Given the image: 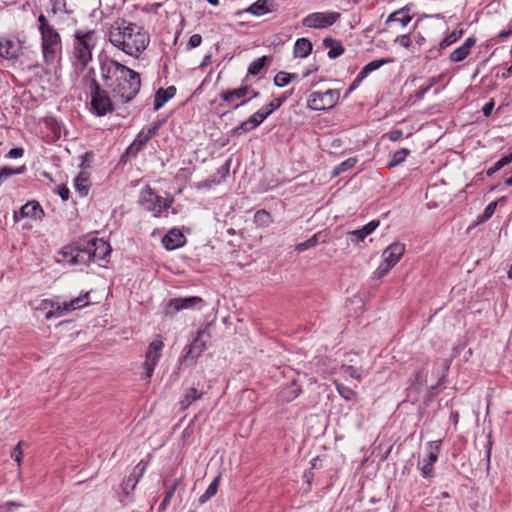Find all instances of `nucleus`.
<instances>
[{"instance_id": "1", "label": "nucleus", "mask_w": 512, "mask_h": 512, "mask_svg": "<svg viewBox=\"0 0 512 512\" xmlns=\"http://www.w3.org/2000/svg\"><path fill=\"white\" fill-rule=\"evenodd\" d=\"M101 76L123 103L132 100L139 92V74L115 60H106L102 63Z\"/></svg>"}, {"instance_id": "2", "label": "nucleus", "mask_w": 512, "mask_h": 512, "mask_svg": "<svg viewBox=\"0 0 512 512\" xmlns=\"http://www.w3.org/2000/svg\"><path fill=\"white\" fill-rule=\"evenodd\" d=\"M110 43L125 54L138 58L150 43L149 34L137 24L122 21L109 31Z\"/></svg>"}, {"instance_id": "3", "label": "nucleus", "mask_w": 512, "mask_h": 512, "mask_svg": "<svg viewBox=\"0 0 512 512\" xmlns=\"http://www.w3.org/2000/svg\"><path fill=\"white\" fill-rule=\"evenodd\" d=\"M98 42L99 35L95 30L77 29L74 32L71 60L75 71L82 72L92 61Z\"/></svg>"}, {"instance_id": "4", "label": "nucleus", "mask_w": 512, "mask_h": 512, "mask_svg": "<svg viewBox=\"0 0 512 512\" xmlns=\"http://www.w3.org/2000/svg\"><path fill=\"white\" fill-rule=\"evenodd\" d=\"M38 23L43 61L46 65H53L61 59L62 38L57 29L43 14L38 17Z\"/></svg>"}, {"instance_id": "5", "label": "nucleus", "mask_w": 512, "mask_h": 512, "mask_svg": "<svg viewBox=\"0 0 512 512\" xmlns=\"http://www.w3.org/2000/svg\"><path fill=\"white\" fill-rule=\"evenodd\" d=\"M89 304V294L84 293L78 297L61 302L59 298L43 299L37 309L47 311L45 318L61 317L69 312L81 309Z\"/></svg>"}, {"instance_id": "6", "label": "nucleus", "mask_w": 512, "mask_h": 512, "mask_svg": "<svg viewBox=\"0 0 512 512\" xmlns=\"http://www.w3.org/2000/svg\"><path fill=\"white\" fill-rule=\"evenodd\" d=\"M139 204L148 212H151L154 217L166 216L168 209L172 206L173 197H162L156 194L150 187H145L141 190Z\"/></svg>"}, {"instance_id": "7", "label": "nucleus", "mask_w": 512, "mask_h": 512, "mask_svg": "<svg viewBox=\"0 0 512 512\" xmlns=\"http://www.w3.org/2000/svg\"><path fill=\"white\" fill-rule=\"evenodd\" d=\"M207 339L208 334L204 330H200L195 339L184 348L179 364L186 367L195 365L207 348Z\"/></svg>"}, {"instance_id": "8", "label": "nucleus", "mask_w": 512, "mask_h": 512, "mask_svg": "<svg viewBox=\"0 0 512 512\" xmlns=\"http://www.w3.org/2000/svg\"><path fill=\"white\" fill-rule=\"evenodd\" d=\"M91 107L96 115L104 116L113 110V104L106 91L102 90L95 79L89 84Z\"/></svg>"}, {"instance_id": "9", "label": "nucleus", "mask_w": 512, "mask_h": 512, "mask_svg": "<svg viewBox=\"0 0 512 512\" xmlns=\"http://www.w3.org/2000/svg\"><path fill=\"white\" fill-rule=\"evenodd\" d=\"M163 348L164 342L159 335H157L148 345L143 363L145 379L149 380L152 377L154 369L162 356Z\"/></svg>"}, {"instance_id": "10", "label": "nucleus", "mask_w": 512, "mask_h": 512, "mask_svg": "<svg viewBox=\"0 0 512 512\" xmlns=\"http://www.w3.org/2000/svg\"><path fill=\"white\" fill-rule=\"evenodd\" d=\"M58 262L70 266L88 264V256L83 251L82 240L63 247L59 252Z\"/></svg>"}, {"instance_id": "11", "label": "nucleus", "mask_w": 512, "mask_h": 512, "mask_svg": "<svg viewBox=\"0 0 512 512\" xmlns=\"http://www.w3.org/2000/svg\"><path fill=\"white\" fill-rule=\"evenodd\" d=\"M82 245L83 251L88 256V263L105 259L111 252V247L108 242L95 237L82 239Z\"/></svg>"}, {"instance_id": "12", "label": "nucleus", "mask_w": 512, "mask_h": 512, "mask_svg": "<svg viewBox=\"0 0 512 512\" xmlns=\"http://www.w3.org/2000/svg\"><path fill=\"white\" fill-rule=\"evenodd\" d=\"M203 307L204 300L200 297H179L169 300L165 307V314L174 316L182 310H201Z\"/></svg>"}, {"instance_id": "13", "label": "nucleus", "mask_w": 512, "mask_h": 512, "mask_svg": "<svg viewBox=\"0 0 512 512\" xmlns=\"http://www.w3.org/2000/svg\"><path fill=\"white\" fill-rule=\"evenodd\" d=\"M340 94L337 90L328 89L325 92H313L308 99V107L313 110H327L333 108Z\"/></svg>"}, {"instance_id": "14", "label": "nucleus", "mask_w": 512, "mask_h": 512, "mask_svg": "<svg viewBox=\"0 0 512 512\" xmlns=\"http://www.w3.org/2000/svg\"><path fill=\"white\" fill-rule=\"evenodd\" d=\"M339 18L338 12H315L307 15L302 20V24L308 28L323 29L332 26Z\"/></svg>"}, {"instance_id": "15", "label": "nucleus", "mask_w": 512, "mask_h": 512, "mask_svg": "<svg viewBox=\"0 0 512 512\" xmlns=\"http://www.w3.org/2000/svg\"><path fill=\"white\" fill-rule=\"evenodd\" d=\"M220 96L232 109H236L247 102V100H242L243 98L247 96L249 99L255 98L258 96V92L252 90L248 85H245L237 89L223 91Z\"/></svg>"}, {"instance_id": "16", "label": "nucleus", "mask_w": 512, "mask_h": 512, "mask_svg": "<svg viewBox=\"0 0 512 512\" xmlns=\"http://www.w3.org/2000/svg\"><path fill=\"white\" fill-rule=\"evenodd\" d=\"M22 42L17 38L3 37L0 39V57L16 60L22 54Z\"/></svg>"}, {"instance_id": "17", "label": "nucleus", "mask_w": 512, "mask_h": 512, "mask_svg": "<svg viewBox=\"0 0 512 512\" xmlns=\"http://www.w3.org/2000/svg\"><path fill=\"white\" fill-rule=\"evenodd\" d=\"M391 62H392L391 59H378V60L371 61L370 63L365 65L361 69V71L358 73V75L354 79V81L351 83V85L348 89V92L355 90L359 86V84L362 82V80L367 77L368 74L379 69L381 66L391 63Z\"/></svg>"}, {"instance_id": "18", "label": "nucleus", "mask_w": 512, "mask_h": 512, "mask_svg": "<svg viewBox=\"0 0 512 512\" xmlns=\"http://www.w3.org/2000/svg\"><path fill=\"white\" fill-rule=\"evenodd\" d=\"M154 135L153 129L148 130H142L137 135L135 140L130 144V146L127 148V154L131 156H135L140 150L144 148V146L147 144V142L152 138Z\"/></svg>"}, {"instance_id": "19", "label": "nucleus", "mask_w": 512, "mask_h": 512, "mask_svg": "<svg viewBox=\"0 0 512 512\" xmlns=\"http://www.w3.org/2000/svg\"><path fill=\"white\" fill-rule=\"evenodd\" d=\"M404 251L405 246L403 244L393 243L384 250L383 260L394 267L403 256Z\"/></svg>"}, {"instance_id": "20", "label": "nucleus", "mask_w": 512, "mask_h": 512, "mask_svg": "<svg viewBox=\"0 0 512 512\" xmlns=\"http://www.w3.org/2000/svg\"><path fill=\"white\" fill-rule=\"evenodd\" d=\"M185 243L184 235L177 229L170 230L162 239V244L167 250H174Z\"/></svg>"}, {"instance_id": "21", "label": "nucleus", "mask_w": 512, "mask_h": 512, "mask_svg": "<svg viewBox=\"0 0 512 512\" xmlns=\"http://www.w3.org/2000/svg\"><path fill=\"white\" fill-rule=\"evenodd\" d=\"M440 441L430 442L428 444V461L422 467L424 477H430L433 472V464L437 461L439 453Z\"/></svg>"}, {"instance_id": "22", "label": "nucleus", "mask_w": 512, "mask_h": 512, "mask_svg": "<svg viewBox=\"0 0 512 512\" xmlns=\"http://www.w3.org/2000/svg\"><path fill=\"white\" fill-rule=\"evenodd\" d=\"M476 44V39L474 37H469L465 40V42L458 48L454 49L449 59L452 62H461L463 61L469 54L472 47Z\"/></svg>"}, {"instance_id": "23", "label": "nucleus", "mask_w": 512, "mask_h": 512, "mask_svg": "<svg viewBox=\"0 0 512 512\" xmlns=\"http://www.w3.org/2000/svg\"><path fill=\"white\" fill-rule=\"evenodd\" d=\"M378 226L379 221L373 220L366 224L365 226H363L361 229L348 232V235L351 237L352 242L359 243L363 241L373 231H375Z\"/></svg>"}, {"instance_id": "24", "label": "nucleus", "mask_w": 512, "mask_h": 512, "mask_svg": "<svg viewBox=\"0 0 512 512\" xmlns=\"http://www.w3.org/2000/svg\"><path fill=\"white\" fill-rule=\"evenodd\" d=\"M148 463L141 460L136 467L134 468L133 473L127 478L126 482L123 484V490L126 494H128V486H131V489H134L139 479L143 476L146 471Z\"/></svg>"}, {"instance_id": "25", "label": "nucleus", "mask_w": 512, "mask_h": 512, "mask_svg": "<svg viewBox=\"0 0 512 512\" xmlns=\"http://www.w3.org/2000/svg\"><path fill=\"white\" fill-rule=\"evenodd\" d=\"M44 215V211L40 204L36 201L26 203L21 207L20 216L29 217L35 220H40Z\"/></svg>"}, {"instance_id": "26", "label": "nucleus", "mask_w": 512, "mask_h": 512, "mask_svg": "<svg viewBox=\"0 0 512 512\" xmlns=\"http://www.w3.org/2000/svg\"><path fill=\"white\" fill-rule=\"evenodd\" d=\"M175 94L176 88L174 86H169L166 89L160 88L155 94L154 109L159 110L165 103L172 99Z\"/></svg>"}, {"instance_id": "27", "label": "nucleus", "mask_w": 512, "mask_h": 512, "mask_svg": "<svg viewBox=\"0 0 512 512\" xmlns=\"http://www.w3.org/2000/svg\"><path fill=\"white\" fill-rule=\"evenodd\" d=\"M271 3L268 0H257L252 5H250L247 9L240 10L236 13V15H241L243 13H250L255 16H262L268 12H270Z\"/></svg>"}, {"instance_id": "28", "label": "nucleus", "mask_w": 512, "mask_h": 512, "mask_svg": "<svg viewBox=\"0 0 512 512\" xmlns=\"http://www.w3.org/2000/svg\"><path fill=\"white\" fill-rule=\"evenodd\" d=\"M204 392L194 387L185 390L182 399L180 400L181 409H187L193 402L200 400Z\"/></svg>"}, {"instance_id": "29", "label": "nucleus", "mask_w": 512, "mask_h": 512, "mask_svg": "<svg viewBox=\"0 0 512 512\" xmlns=\"http://www.w3.org/2000/svg\"><path fill=\"white\" fill-rule=\"evenodd\" d=\"M323 45L326 49H328L327 55L331 59H335L343 54L344 47L342 44L333 38H324Z\"/></svg>"}, {"instance_id": "30", "label": "nucleus", "mask_w": 512, "mask_h": 512, "mask_svg": "<svg viewBox=\"0 0 512 512\" xmlns=\"http://www.w3.org/2000/svg\"><path fill=\"white\" fill-rule=\"evenodd\" d=\"M412 20L407 7L401 8L388 16L386 23H399L402 27H405Z\"/></svg>"}, {"instance_id": "31", "label": "nucleus", "mask_w": 512, "mask_h": 512, "mask_svg": "<svg viewBox=\"0 0 512 512\" xmlns=\"http://www.w3.org/2000/svg\"><path fill=\"white\" fill-rule=\"evenodd\" d=\"M74 187L81 197L88 195L90 181L86 172H80L74 179Z\"/></svg>"}, {"instance_id": "32", "label": "nucleus", "mask_w": 512, "mask_h": 512, "mask_svg": "<svg viewBox=\"0 0 512 512\" xmlns=\"http://www.w3.org/2000/svg\"><path fill=\"white\" fill-rule=\"evenodd\" d=\"M312 51V43L307 38H300L294 45V56L299 58L307 57Z\"/></svg>"}, {"instance_id": "33", "label": "nucleus", "mask_w": 512, "mask_h": 512, "mask_svg": "<svg viewBox=\"0 0 512 512\" xmlns=\"http://www.w3.org/2000/svg\"><path fill=\"white\" fill-rule=\"evenodd\" d=\"M334 384L336 386V389L339 393V395L346 401H355L357 402L359 400L358 393L354 391L353 389L339 383L337 380H334Z\"/></svg>"}, {"instance_id": "34", "label": "nucleus", "mask_w": 512, "mask_h": 512, "mask_svg": "<svg viewBox=\"0 0 512 512\" xmlns=\"http://www.w3.org/2000/svg\"><path fill=\"white\" fill-rule=\"evenodd\" d=\"M219 481H220V476H217L211 482V484L208 486L206 491L200 496V498H199V503L200 504L206 503L208 500H210L217 493L218 486H219Z\"/></svg>"}, {"instance_id": "35", "label": "nucleus", "mask_w": 512, "mask_h": 512, "mask_svg": "<svg viewBox=\"0 0 512 512\" xmlns=\"http://www.w3.org/2000/svg\"><path fill=\"white\" fill-rule=\"evenodd\" d=\"M410 151L407 148H402L398 151H396L393 155L391 160L388 162V167L393 168L398 165H400L402 162L405 161L406 157L409 155Z\"/></svg>"}, {"instance_id": "36", "label": "nucleus", "mask_w": 512, "mask_h": 512, "mask_svg": "<svg viewBox=\"0 0 512 512\" xmlns=\"http://www.w3.org/2000/svg\"><path fill=\"white\" fill-rule=\"evenodd\" d=\"M270 214L265 210H259L254 215V222L259 227H266L271 223Z\"/></svg>"}, {"instance_id": "37", "label": "nucleus", "mask_w": 512, "mask_h": 512, "mask_svg": "<svg viewBox=\"0 0 512 512\" xmlns=\"http://www.w3.org/2000/svg\"><path fill=\"white\" fill-rule=\"evenodd\" d=\"M268 58L266 56H262L257 60L253 61L248 67V74L250 75H258L261 70L264 68L266 61Z\"/></svg>"}, {"instance_id": "38", "label": "nucleus", "mask_w": 512, "mask_h": 512, "mask_svg": "<svg viewBox=\"0 0 512 512\" xmlns=\"http://www.w3.org/2000/svg\"><path fill=\"white\" fill-rule=\"evenodd\" d=\"M268 117V113L265 109L260 108L257 112H255L253 115H251L248 120L249 124L252 125V127L255 129L257 126H259L266 118Z\"/></svg>"}, {"instance_id": "39", "label": "nucleus", "mask_w": 512, "mask_h": 512, "mask_svg": "<svg viewBox=\"0 0 512 512\" xmlns=\"http://www.w3.org/2000/svg\"><path fill=\"white\" fill-rule=\"evenodd\" d=\"M341 373L349 375L351 378L360 381L362 379V370L351 365H342L340 368Z\"/></svg>"}, {"instance_id": "40", "label": "nucleus", "mask_w": 512, "mask_h": 512, "mask_svg": "<svg viewBox=\"0 0 512 512\" xmlns=\"http://www.w3.org/2000/svg\"><path fill=\"white\" fill-rule=\"evenodd\" d=\"M356 163L357 159L355 157L346 159L334 169L333 176H338L340 173L353 168Z\"/></svg>"}, {"instance_id": "41", "label": "nucleus", "mask_w": 512, "mask_h": 512, "mask_svg": "<svg viewBox=\"0 0 512 512\" xmlns=\"http://www.w3.org/2000/svg\"><path fill=\"white\" fill-rule=\"evenodd\" d=\"M512 163V160L510 159V157L508 155L502 157L501 159H499L492 167H490L487 171H486V175L488 177L492 176L495 172L499 171L500 169H502L504 166L508 165Z\"/></svg>"}, {"instance_id": "42", "label": "nucleus", "mask_w": 512, "mask_h": 512, "mask_svg": "<svg viewBox=\"0 0 512 512\" xmlns=\"http://www.w3.org/2000/svg\"><path fill=\"white\" fill-rule=\"evenodd\" d=\"M463 34V30H454L447 37H445L441 43V48H446L455 43Z\"/></svg>"}, {"instance_id": "43", "label": "nucleus", "mask_w": 512, "mask_h": 512, "mask_svg": "<svg viewBox=\"0 0 512 512\" xmlns=\"http://www.w3.org/2000/svg\"><path fill=\"white\" fill-rule=\"evenodd\" d=\"M25 443L23 441H20L12 450L11 457L14 459V461L17 463L18 469H20L22 460H23V449L22 446Z\"/></svg>"}, {"instance_id": "44", "label": "nucleus", "mask_w": 512, "mask_h": 512, "mask_svg": "<svg viewBox=\"0 0 512 512\" xmlns=\"http://www.w3.org/2000/svg\"><path fill=\"white\" fill-rule=\"evenodd\" d=\"M25 170V167H19L16 169L9 168V167H2L0 168V181H3L7 179L8 177L16 174H22Z\"/></svg>"}, {"instance_id": "45", "label": "nucleus", "mask_w": 512, "mask_h": 512, "mask_svg": "<svg viewBox=\"0 0 512 512\" xmlns=\"http://www.w3.org/2000/svg\"><path fill=\"white\" fill-rule=\"evenodd\" d=\"M284 101L285 97H277L270 101V103L267 106H264L262 108L266 110L269 116L273 111L278 109Z\"/></svg>"}, {"instance_id": "46", "label": "nucleus", "mask_w": 512, "mask_h": 512, "mask_svg": "<svg viewBox=\"0 0 512 512\" xmlns=\"http://www.w3.org/2000/svg\"><path fill=\"white\" fill-rule=\"evenodd\" d=\"M392 267V265L383 260L374 272L375 277L378 279L384 277Z\"/></svg>"}, {"instance_id": "47", "label": "nucleus", "mask_w": 512, "mask_h": 512, "mask_svg": "<svg viewBox=\"0 0 512 512\" xmlns=\"http://www.w3.org/2000/svg\"><path fill=\"white\" fill-rule=\"evenodd\" d=\"M253 129L254 128L252 127L251 124H249V120L247 119L246 121L242 122L239 126L235 127L232 130V133L235 136H240L243 133L249 132V131H251Z\"/></svg>"}, {"instance_id": "48", "label": "nucleus", "mask_w": 512, "mask_h": 512, "mask_svg": "<svg viewBox=\"0 0 512 512\" xmlns=\"http://www.w3.org/2000/svg\"><path fill=\"white\" fill-rule=\"evenodd\" d=\"M504 198H500L499 200L497 201H493L491 202L490 204H488V206L485 208L484 212H483V215H482V220H487L489 219L493 213L495 212V209L497 207V204L499 201H502Z\"/></svg>"}, {"instance_id": "49", "label": "nucleus", "mask_w": 512, "mask_h": 512, "mask_svg": "<svg viewBox=\"0 0 512 512\" xmlns=\"http://www.w3.org/2000/svg\"><path fill=\"white\" fill-rule=\"evenodd\" d=\"M316 243H317V236L314 235L310 239H308L307 241L302 242V243L296 245L295 249L297 251H304V250H307V249L315 246Z\"/></svg>"}, {"instance_id": "50", "label": "nucleus", "mask_w": 512, "mask_h": 512, "mask_svg": "<svg viewBox=\"0 0 512 512\" xmlns=\"http://www.w3.org/2000/svg\"><path fill=\"white\" fill-rule=\"evenodd\" d=\"M274 83L278 87L288 85V73L283 71L279 72L274 78Z\"/></svg>"}, {"instance_id": "51", "label": "nucleus", "mask_w": 512, "mask_h": 512, "mask_svg": "<svg viewBox=\"0 0 512 512\" xmlns=\"http://www.w3.org/2000/svg\"><path fill=\"white\" fill-rule=\"evenodd\" d=\"M395 42L404 48H410L412 46V39L408 34L398 36Z\"/></svg>"}, {"instance_id": "52", "label": "nucleus", "mask_w": 512, "mask_h": 512, "mask_svg": "<svg viewBox=\"0 0 512 512\" xmlns=\"http://www.w3.org/2000/svg\"><path fill=\"white\" fill-rule=\"evenodd\" d=\"M202 42V37L199 34H193L188 41V48H196L198 47Z\"/></svg>"}, {"instance_id": "53", "label": "nucleus", "mask_w": 512, "mask_h": 512, "mask_svg": "<svg viewBox=\"0 0 512 512\" xmlns=\"http://www.w3.org/2000/svg\"><path fill=\"white\" fill-rule=\"evenodd\" d=\"M57 193L63 201H67L69 199L70 191H69L68 187H66V186L58 187Z\"/></svg>"}, {"instance_id": "54", "label": "nucleus", "mask_w": 512, "mask_h": 512, "mask_svg": "<svg viewBox=\"0 0 512 512\" xmlns=\"http://www.w3.org/2000/svg\"><path fill=\"white\" fill-rule=\"evenodd\" d=\"M173 495H174L173 494V490H169L167 492V494L165 495L164 499L162 500L159 508L162 509V510L166 509V507L169 505Z\"/></svg>"}, {"instance_id": "55", "label": "nucleus", "mask_w": 512, "mask_h": 512, "mask_svg": "<svg viewBox=\"0 0 512 512\" xmlns=\"http://www.w3.org/2000/svg\"><path fill=\"white\" fill-rule=\"evenodd\" d=\"M403 136V132L401 130H392L387 134V137L391 141H398Z\"/></svg>"}, {"instance_id": "56", "label": "nucleus", "mask_w": 512, "mask_h": 512, "mask_svg": "<svg viewBox=\"0 0 512 512\" xmlns=\"http://www.w3.org/2000/svg\"><path fill=\"white\" fill-rule=\"evenodd\" d=\"M24 154V150L22 148H13L8 152L9 158H19L22 157Z\"/></svg>"}, {"instance_id": "57", "label": "nucleus", "mask_w": 512, "mask_h": 512, "mask_svg": "<svg viewBox=\"0 0 512 512\" xmlns=\"http://www.w3.org/2000/svg\"><path fill=\"white\" fill-rule=\"evenodd\" d=\"M301 393V387L297 384V382L290 383V396L293 395L297 397Z\"/></svg>"}, {"instance_id": "58", "label": "nucleus", "mask_w": 512, "mask_h": 512, "mask_svg": "<svg viewBox=\"0 0 512 512\" xmlns=\"http://www.w3.org/2000/svg\"><path fill=\"white\" fill-rule=\"evenodd\" d=\"M493 107H494V101L491 100L489 101L488 103H486L483 108H482V111H483V114L488 117L490 116L492 110H493Z\"/></svg>"}, {"instance_id": "59", "label": "nucleus", "mask_w": 512, "mask_h": 512, "mask_svg": "<svg viewBox=\"0 0 512 512\" xmlns=\"http://www.w3.org/2000/svg\"><path fill=\"white\" fill-rule=\"evenodd\" d=\"M510 35H512V27L508 30H504V31L500 32L498 34V37L500 39H505V38L509 37Z\"/></svg>"}, {"instance_id": "60", "label": "nucleus", "mask_w": 512, "mask_h": 512, "mask_svg": "<svg viewBox=\"0 0 512 512\" xmlns=\"http://www.w3.org/2000/svg\"><path fill=\"white\" fill-rule=\"evenodd\" d=\"M429 89H430V86H427V87H425V88H421V89L417 92V94H416V95H417V97H418L419 99H421V98L423 97L424 93H426Z\"/></svg>"}, {"instance_id": "61", "label": "nucleus", "mask_w": 512, "mask_h": 512, "mask_svg": "<svg viewBox=\"0 0 512 512\" xmlns=\"http://www.w3.org/2000/svg\"><path fill=\"white\" fill-rule=\"evenodd\" d=\"M229 171V162H227L224 166H222L218 172L219 173H222L223 175H225L226 173H228Z\"/></svg>"}, {"instance_id": "62", "label": "nucleus", "mask_w": 512, "mask_h": 512, "mask_svg": "<svg viewBox=\"0 0 512 512\" xmlns=\"http://www.w3.org/2000/svg\"><path fill=\"white\" fill-rule=\"evenodd\" d=\"M209 4L212 6H218L220 1L219 0H206Z\"/></svg>"}, {"instance_id": "63", "label": "nucleus", "mask_w": 512, "mask_h": 512, "mask_svg": "<svg viewBox=\"0 0 512 512\" xmlns=\"http://www.w3.org/2000/svg\"><path fill=\"white\" fill-rule=\"evenodd\" d=\"M505 184H506L507 186H512V175H511L509 178H507V179L505 180Z\"/></svg>"}, {"instance_id": "64", "label": "nucleus", "mask_w": 512, "mask_h": 512, "mask_svg": "<svg viewBox=\"0 0 512 512\" xmlns=\"http://www.w3.org/2000/svg\"><path fill=\"white\" fill-rule=\"evenodd\" d=\"M507 274H508V278L512 279V263H511V266H510Z\"/></svg>"}]
</instances>
